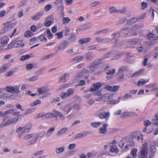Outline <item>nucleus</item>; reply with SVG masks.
<instances>
[{"label": "nucleus", "mask_w": 158, "mask_h": 158, "mask_svg": "<svg viewBox=\"0 0 158 158\" xmlns=\"http://www.w3.org/2000/svg\"><path fill=\"white\" fill-rule=\"evenodd\" d=\"M38 137V136H36L35 137L34 136V137L32 139L29 141V145H30L34 143L36 141Z\"/></svg>", "instance_id": "nucleus-43"}, {"label": "nucleus", "mask_w": 158, "mask_h": 158, "mask_svg": "<svg viewBox=\"0 0 158 158\" xmlns=\"http://www.w3.org/2000/svg\"><path fill=\"white\" fill-rule=\"evenodd\" d=\"M19 86H15V87L8 86L6 87V90L8 92L14 93L16 92L19 93L20 92L19 91Z\"/></svg>", "instance_id": "nucleus-8"}, {"label": "nucleus", "mask_w": 158, "mask_h": 158, "mask_svg": "<svg viewBox=\"0 0 158 158\" xmlns=\"http://www.w3.org/2000/svg\"><path fill=\"white\" fill-rule=\"evenodd\" d=\"M69 75L68 74L65 73L64 77L60 78V82H64L65 81L67 78L69 77Z\"/></svg>", "instance_id": "nucleus-32"}, {"label": "nucleus", "mask_w": 158, "mask_h": 158, "mask_svg": "<svg viewBox=\"0 0 158 158\" xmlns=\"http://www.w3.org/2000/svg\"><path fill=\"white\" fill-rule=\"evenodd\" d=\"M18 116L11 118L10 116H8L5 117L3 119V122L0 124V127H4L14 123L18 120Z\"/></svg>", "instance_id": "nucleus-4"}, {"label": "nucleus", "mask_w": 158, "mask_h": 158, "mask_svg": "<svg viewBox=\"0 0 158 158\" xmlns=\"http://www.w3.org/2000/svg\"><path fill=\"white\" fill-rule=\"evenodd\" d=\"M154 41L153 42H148L147 41H145L143 43V45L144 46H145V45H146V47H148V46H150L151 45H152L154 44Z\"/></svg>", "instance_id": "nucleus-52"}, {"label": "nucleus", "mask_w": 158, "mask_h": 158, "mask_svg": "<svg viewBox=\"0 0 158 158\" xmlns=\"http://www.w3.org/2000/svg\"><path fill=\"white\" fill-rule=\"evenodd\" d=\"M142 7L141 9L144 10L145 9L147 6V2H141Z\"/></svg>", "instance_id": "nucleus-64"}, {"label": "nucleus", "mask_w": 158, "mask_h": 158, "mask_svg": "<svg viewBox=\"0 0 158 158\" xmlns=\"http://www.w3.org/2000/svg\"><path fill=\"white\" fill-rule=\"evenodd\" d=\"M143 27V24L141 25H136L133 27V30H131L128 28H125L122 30L120 31V33H117L112 34L113 36V39L114 40V42L112 43L115 44L118 41V39L119 37L121 35L123 36H135L137 35V31H134V30H136L137 28L142 27Z\"/></svg>", "instance_id": "nucleus-1"}, {"label": "nucleus", "mask_w": 158, "mask_h": 158, "mask_svg": "<svg viewBox=\"0 0 158 158\" xmlns=\"http://www.w3.org/2000/svg\"><path fill=\"white\" fill-rule=\"evenodd\" d=\"M155 146L153 144L151 143L150 144V150L152 156H153L156 154V149Z\"/></svg>", "instance_id": "nucleus-17"}, {"label": "nucleus", "mask_w": 158, "mask_h": 158, "mask_svg": "<svg viewBox=\"0 0 158 158\" xmlns=\"http://www.w3.org/2000/svg\"><path fill=\"white\" fill-rule=\"evenodd\" d=\"M137 150L136 148H133L131 151V155L133 158H136L137 157Z\"/></svg>", "instance_id": "nucleus-27"}, {"label": "nucleus", "mask_w": 158, "mask_h": 158, "mask_svg": "<svg viewBox=\"0 0 158 158\" xmlns=\"http://www.w3.org/2000/svg\"><path fill=\"white\" fill-rule=\"evenodd\" d=\"M121 98V97H119L118 98L117 100L114 99H111L110 101V102H109L108 104H109L112 105L113 104L118 103L120 102Z\"/></svg>", "instance_id": "nucleus-28"}, {"label": "nucleus", "mask_w": 158, "mask_h": 158, "mask_svg": "<svg viewBox=\"0 0 158 158\" xmlns=\"http://www.w3.org/2000/svg\"><path fill=\"white\" fill-rule=\"evenodd\" d=\"M148 81H145L144 79H141L139 80L137 82V85L138 86H139L141 85H144L146 83L148 82Z\"/></svg>", "instance_id": "nucleus-36"}, {"label": "nucleus", "mask_w": 158, "mask_h": 158, "mask_svg": "<svg viewBox=\"0 0 158 158\" xmlns=\"http://www.w3.org/2000/svg\"><path fill=\"white\" fill-rule=\"evenodd\" d=\"M122 53L119 52H117L115 55H114V54L112 53H109L104 55L103 57L102 58V59H100V60H103L106 59L112 56H114V57L111 58L110 59L111 60H116L120 57Z\"/></svg>", "instance_id": "nucleus-5"}, {"label": "nucleus", "mask_w": 158, "mask_h": 158, "mask_svg": "<svg viewBox=\"0 0 158 158\" xmlns=\"http://www.w3.org/2000/svg\"><path fill=\"white\" fill-rule=\"evenodd\" d=\"M67 43L64 42L58 45V48L60 50H64L67 47Z\"/></svg>", "instance_id": "nucleus-26"}, {"label": "nucleus", "mask_w": 158, "mask_h": 158, "mask_svg": "<svg viewBox=\"0 0 158 158\" xmlns=\"http://www.w3.org/2000/svg\"><path fill=\"white\" fill-rule=\"evenodd\" d=\"M130 115V113L128 112H123V113L120 115V117L122 118H124L127 116Z\"/></svg>", "instance_id": "nucleus-60"}, {"label": "nucleus", "mask_w": 158, "mask_h": 158, "mask_svg": "<svg viewBox=\"0 0 158 158\" xmlns=\"http://www.w3.org/2000/svg\"><path fill=\"white\" fill-rule=\"evenodd\" d=\"M30 56L28 55H25L22 56H21L20 60L22 61H24L29 58Z\"/></svg>", "instance_id": "nucleus-48"}, {"label": "nucleus", "mask_w": 158, "mask_h": 158, "mask_svg": "<svg viewBox=\"0 0 158 158\" xmlns=\"http://www.w3.org/2000/svg\"><path fill=\"white\" fill-rule=\"evenodd\" d=\"M98 116L99 118L101 119L104 118L106 120H108L109 119L110 114L109 112L105 113L102 112L98 114Z\"/></svg>", "instance_id": "nucleus-10"}, {"label": "nucleus", "mask_w": 158, "mask_h": 158, "mask_svg": "<svg viewBox=\"0 0 158 158\" xmlns=\"http://www.w3.org/2000/svg\"><path fill=\"white\" fill-rule=\"evenodd\" d=\"M60 96L62 99L69 97L67 93L65 92L62 93Z\"/></svg>", "instance_id": "nucleus-50"}, {"label": "nucleus", "mask_w": 158, "mask_h": 158, "mask_svg": "<svg viewBox=\"0 0 158 158\" xmlns=\"http://www.w3.org/2000/svg\"><path fill=\"white\" fill-rule=\"evenodd\" d=\"M33 35V34L29 30L27 31L24 33V36L27 37H31Z\"/></svg>", "instance_id": "nucleus-41"}, {"label": "nucleus", "mask_w": 158, "mask_h": 158, "mask_svg": "<svg viewBox=\"0 0 158 158\" xmlns=\"http://www.w3.org/2000/svg\"><path fill=\"white\" fill-rule=\"evenodd\" d=\"M101 87V85L100 83L97 82L96 83H94L91 86L90 89L91 92H93L97 89H99Z\"/></svg>", "instance_id": "nucleus-15"}, {"label": "nucleus", "mask_w": 158, "mask_h": 158, "mask_svg": "<svg viewBox=\"0 0 158 158\" xmlns=\"http://www.w3.org/2000/svg\"><path fill=\"white\" fill-rule=\"evenodd\" d=\"M15 40H14L11 41L7 46V48H6L7 49H11L14 48H15Z\"/></svg>", "instance_id": "nucleus-34"}, {"label": "nucleus", "mask_w": 158, "mask_h": 158, "mask_svg": "<svg viewBox=\"0 0 158 158\" xmlns=\"http://www.w3.org/2000/svg\"><path fill=\"white\" fill-rule=\"evenodd\" d=\"M7 65L6 64H4L0 67V73L5 72L7 69Z\"/></svg>", "instance_id": "nucleus-31"}, {"label": "nucleus", "mask_w": 158, "mask_h": 158, "mask_svg": "<svg viewBox=\"0 0 158 158\" xmlns=\"http://www.w3.org/2000/svg\"><path fill=\"white\" fill-rule=\"evenodd\" d=\"M109 66H108L106 67L105 69V70L106 71V74L107 75H112L115 73V70L114 69H111L107 70V69H109Z\"/></svg>", "instance_id": "nucleus-19"}, {"label": "nucleus", "mask_w": 158, "mask_h": 158, "mask_svg": "<svg viewBox=\"0 0 158 158\" xmlns=\"http://www.w3.org/2000/svg\"><path fill=\"white\" fill-rule=\"evenodd\" d=\"M148 145L146 142L143 143L138 155V158H148Z\"/></svg>", "instance_id": "nucleus-3"}, {"label": "nucleus", "mask_w": 158, "mask_h": 158, "mask_svg": "<svg viewBox=\"0 0 158 158\" xmlns=\"http://www.w3.org/2000/svg\"><path fill=\"white\" fill-rule=\"evenodd\" d=\"M41 101L39 100H37L35 101L33 103L31 104V106H35L37 104H39L41 103Z\"/></svg>", "instance_id": "nucleus-59"}, {"label": "nucleus", "mask_w": 158, "mask_h": 158, "mask_svg": "<svg viewBox=\"0 0 158 158\" xmlns=\"http://www.w3.org/2000/svg\"><path fill=\"white\" fill-rule=\"evenodd\" d=\"M86 58L87 60H90L93 59L92 54L90 53H88L85 55Z\"/></svg>", "instance_id": "nucleus-45"}, {"label": "nucleus", "mask_w": 158, "mask_h": 158, "mask_svg": "<svg viewBox=\"0 0 158 158\" xmlns=\"http://www.w3.org/2000/svg\"><path fill=\"white\" fill-rule=\"evenodd\" d=\"M70 38L68 40L69 42H74L76 40V37L75 35L73 34H71L70 35Z\"/></svg>", "instance_id": "nucleus-47"}, {"label": "nucleus", "mask_w": 158, "mask_h": 158, "mask_svg": "<svg viewBox=\"0 0 158 158\" xmlns=\"http://www.w3.org/2000/svg\"><path fill=\"white\" fill-rule=\"evenodd\" d=\"M101 123L100 122H94L92 123L91 124V125L92 127L97 128L100 126Z\"/></svg>", "instance_id": "nucleus-40"}, {"label": "nucleus", "mask_w": 158, "mask_h": 158, "mask_svg": "<svg viewBox=\"0 0 158 158\" xmlns=\"http://www.w3.org/2000/svg\"><path fill=\"white\" fill-rule=\"evenodd\" d=\"M15 42V48H18L20 47H23L24 46V44L23 43V40H18V38H15L14 40Z\"/></svg>", "instance_id": "nucleus-14"}, {"label": "nucleus", "mask_w": 158, "mask_h": 158, "mask_svg": "<svg viewBox=\"0 0 158 158\" xmlns=\"http://www.w3.org/2000/svg\"><path fill=\"white\" fill-rule=\"evenodd\" d=\"M10 113H12L14 115H18L19 114V112H14L13 109H10L6 111L4 113H3L0 111V116H2L4 117L6 115L9 114Z\"/></svg>", "instance_id": "nucleus-9"}, {"label": "nucleus", "mask_w": 158, "mask_h": 158, "mask_svg": "<svg viewBox=\"0 0 158 158\" xmlns=\"http://www.w3.org/2000/svg\"><path fill=\"white\" fill-rule=\"evenodd\" d=\"M63 24H66L70 21V19L69 17H63L62 19Z\"/></svg>", "instance_id": "nucleus-44"}, {"label": "nucleus", "mask_w": 158, "mask_h": 158, "mask_svg": "<svg viewBox=\"0 0 158 158\" xmlns=\"http://www.w3.org/2000/svg\"><path fill=\"white\" fill-rule=\"evenodd\" d=\"M38 92L39 94H44L47 92V90L45 87H42L38 89Z\"/></svg>", "instance_id": "nucleus-29"}, {"label": "nucleus", "mask_w": 158, "mask_h": 158, "mask_svg": "<svg viewBox=\"0 0 158 158\" xmlns=\"http://www.w3.org/2000/svg\"><path fill=\"white\" fill-rule=\"evenodd\" d=\"M143 123L145 127H147L151 124V123L149 120H148L144 121Z\"/></svg>", "instance_id": "nucleus-62"}, {"label": "nucleus", "mask_w": 158, "mask_h": 158, "mask_svg": "<svg viewBox=\"0 0 158 158\" xmlns=\"http://www.w3.org/2000/svg\"><path fill=\"white\" fill-rule=\"evenodd\" d=\"M110 151L111 152H115L117 153L119 152V150L114 147L111 146L110 148Z\"/></svg>", "instance_id": "nucleus-42"}, {"label": "nucleus", "mask_w": 158, "mask_h": 158, "mask_svg": "<svg viewBox=\"0 0 158 158\" xmlns=\"http://www.w3.org/2000/svg\"><path fill=\"white\" fill-rule=\"evenodd\" d=\"M74 92L73 90L71 88L68 89L67 90V94L69 96L73 94Z\"/></svg>", "instance_id": "nucleus-55"}, {"label": "nucleus", "mask_w": 158, "mask_h": 158, "mask_svg": "<svg viewBox=\"0 0 158 158\" xmlns=\"http://www.w3.org/2000/svg\"><path fill=\"white\" fill-rule=\"evenodd\" d=\"M52 111L56 114L57 115V117L58 116H59L61 120H64V119L65 117L60 112L55 109L53 110Z\"/></svg>", "instance_id": "nucleus-25"}, {"label": "nucleus", "mask_w": 158, "mask_h": 158, "mask_svg": "<svg viewBox=\"0 0 158 158\" xmlns=\"http://www.w3.org/2000/svg\"><path fill=\"white\" fill-rule=\"evenodd\" d=\"M32 127V124L31 123H29L25 127H19L17 130V132H19L20 131L23 130V132H25L26 130H29L31 129Z\"/></svg>", "instance_id": "nucleus-12"}, {"label": "nucleus", "mask_w": 158, "mask_h": 158, "mask_svg": "<svg viewBox=\"0 0 158 158\" xmlns=\"http://www.w3.org/2000/svg\"><path fill=\"white\" fill-rule=\"evenodd\" d=\"M127 68L126 66H121L118 69L117 74V77L118 80L123 79V73L127 71Z\"/></svg>", "instance_id": "nucleus-6"}, {"label": "nucleus", "mask_w": 158, "mask_h": 158, "mask_svg": "<svg viewBox=\"0 0 158 158\" xmlns=\"http://www.w3.org/2000/svg\"><path fill=\"white\" fill-rule=\"evenodd\" d=\"M144 71L143 69H141L137 72H135L131 76L132 77H137L140 75Z\"/></svg>", "instance_id": "nucleus-30"}, {"label": "nucleus", "mask_w": 158, "mask_h": 158, "mask_svg": "<svg viewBox=\"0 0 158 158\" xmlns=\"http://www.w3.org/2000/svg\"><path fill=\"white\" fill-rule=\"evenodd\" d=\"M88 133V132L86 131H83L78 133L75 136V139H78L84 137L86 136Z\"/></svg>", "instance_id": "nucleus-24"}, {"label": "nucleus", "mask_w": 158, "mask_h": 158, "mask_svg": "<svg viewBox=\"0 0 158 158\" xmlns=\"http://www.w3.org/2000/svg\"><path fill=\"white\" fill-rule=\"evenodd\" d=\"M69 75L68 74L65 73L64 77L60 78V82H64L65 81L67 78L69 77Z\"/></svg>", "instance_id": "nucleus-33"}, {"label": "nucleus", "mask_w": 158, "mask_h": 158, "mask_svg": "<svg viewBox=\"0 0 158 158\" xmlns=\"http://www.w3.org/2000/svg\"><path fill=\"white\" fill-rule=\"evenodd\" d=\"M140 42L139 39H131L127 42V47L133 48L134 46Z\"/></svg>", "instance_id": "nucleus-7"}, {"label": "nucleus", "mask_w": 158, "mask_h": 158, "mask_svg": "<svg viewBox=\"0 0 158 158\" xmlns=\"http://www.w3.org/2000/svg\"><path fill=\"white\" fill-rule=\"evenodd\" d=\"M112 41V40L111 39L108 38H105L103 39V42L102 43H104V44H107L111 42Z\"/></svg>", "instance_id": "nucleus-54"}, {"label": "nucleus", "mask_w": 158, "mask_h": 158, "mask_svg": "<svg viewBox=\"0 0 158 158\" xmlns=\"http://www.w3.org/2000/svg\"><path fill=\"white\" fill-rule=\"evenodd\" d=\"M68 129L67 128L64 127L60 129L57 133V135H60L61 134L65 133L66 131Z\"/></svg>", "instance_id": "nucleus-37"}, {"label": "nucleus", "mask_w": 158, "mask_h": 158, "mask_svg": "<svg viewBox=\"0 0 158 158\" xmlns=\"http://www.w3.org/2000/svg\"><path fill=\"white\" fill-rule=\"evenodd\" d=\"M9 39L7 36H4L1 38V43L3 46H6L9 41Z\"/></svg>", "instance_id": "nucleus-20"}, {"label": "nucleus", "mask_w": 158, "mask_h": 158, "mask_svg": "<svg viewBox=\"0 0 158 158\" xmlns=\"http://www.w3.org/2000/svg\"><path fill=\"white\" fill-rule=\"evenodd\" d=\"M114 97V95L112 94H107L105 95L104 96L103 99L104 102H109L111 99H113Z\"/></svg>", "instance_id": "nucleus-18"}, {"label": "nucleus", "mask_w": 158, "mask_h": 158, "mask_svg": "<svg viewBox=\"0 0 158 158\" xmlns=\"http://www.w3.org/2000/svg\"><path fill=\"white\" fill-rule=\"evenodd\" d=\"M99 64V62L96 60L90 63L89 65L87 67V68L89 69V70L85 68L83 69L81 71L77 73L76 77L78 78L83 77L85 79L88 78L89 77V75L85 76L84 75L85 74L90 73L94 72Z\"/></svg>", "instance_id": "nucleus-2"}, {"label": "nucleus", "mask_w": 158, "mask_h": 158, "mask_svg": "<svg viewBox=\"0 0 158 158\" xmlns=\"http://www.w3.org/2000/svg\"><path fill=\"white\" fill-rule=\"evenodd\" d=\"M119 87L118 85H114L111 86L108 85H106L104 88L108 91L112 92H116L119 89Z\"/></svg>", "instance_id": "nucleus-11"}, {"label": "nucleus", "mask_w": 158, "mask_h": 158, "mask_svg": "<svg viewBox=\"0 0 158 158\" xmlns=\"http://www.w3.org/2000/svg\"><path fill=\"white\" fill-rule=\"evenodd\" d=\"M38 38L39 39L40 41H42L45 40L46 41L47 39L45 37L44 35H41L38 36Z\"/></svg>", "instance_id": "nucleus-63"}, {"label": "nucleus", "mask_w": 158, "mask_h": 158, "mask_svg": "<svg viewBox=\"0 0 158 158\" xmlns=\"http://www.w3.org/2000/svg\"><path fill=\"white\" fill-rule=\"evenodd\" d=\"M91 40L90 38H81L79 40V43L81 44H84L87 43L89 42Z\"/></svg>", "instance_id": "nucleus-21"}, {"label": "nucleus", "mask_w": 158, "mask_h": 158, "mask_svg": "<svg viewBox=\"0 0 158 158\" xmlns=\"http://www.w3.org/2000/svg\"><path fill=\"white\" fill-rule=\"evenodd\" d=\"M48 118H51L52 117H56L57 115L56 114L52 113H47Z\"/></svg>", "instance_id": "nucleus-57"}, {"label": "nucleus", "mask_w": 158, "mask_h": 158, "mask_svg": "<svg viewBox=\"0 0 158 158\" xmlns=\"http://www.w3.org/2000/svg\"><path fill=\"white\" fill-rule=\"evenodd\" d=\"M107 125L106 124H104L103 125V127L100 128L99 132L100 134H105L107 132L106 127Z\"/></svg>", "instance_id": "nucleus-22"}, {"label": "nucleus", "mask_w": 158, "mask_h": 158, "mask_svg": "<svg viewBox=\"0 0 158 158\" xmlns=\"http://www.w3.org/2000/svg\"><path fill=\"white\" fill-rule=\"evenodd\" d=\"M65 147L64 146H62L60 148H57L56 149V151L57 153H60L63 152L64 150Z\"/></svg>", "instance_id": "nucleus-35"}, {"label": "nucleus", "mask_w": 158, "mask_h": 158, "mask_svg": "<svg viewBox=\"0 0 158 158\" xmlns=\"http://www.w3.org/2000/svg\"><path fill=\"white\" fill-rule=\"evenodd\" d=\"M110 10L111 13L117 12L120 13H123L126 12V10L125 8H123L122 10H117L114 7H111L110 8Z\"/></svg>", "instance_id": "nucleus-13"}, {"label": "nucleus", "mask_w": 158, "mask_h": 158, "mask_svg": "<svg viewBox=\"0 0 158 158\" xmlns=\"http://www.w3.org/2000/svg\"><path fill=\"white\" fill-rule=\"evenodd\" d=\"M63 30L64 32H65L64 35L65 36H67L69 34V33L70 31V29L69 27H65L64 30Z\"/></svg>", "instance_id": "nucleus-51"}, {"label": "nucleus", "mask_w": 158, "mask_h": 158, "mask_svg": "<svg viewBox=\"0 0 158 158\" xmlns=\"http://www.w3.org/2000/svg\"><path fill=\"white\" fill-rule=\"evenodd\" d=\"M43 12H40L35 15V16L31 17V19L34 20H36L39 19L43 15Z\"/></svg>", "instance_id": "nucleus-23"}, {"label": "nucleus", "mask_w": 158, "mask_h": 158, "mask_svg": "<svg viewBox=\"0 0 158 158\" xmlns=\"http://www.w3.org/2000/svg\"><path fill=\"white\" fill-rule=\"evenodd\" d=\"M109 31V29L108 28H106L104 29H103L101 30H100L98 32L96 33V34L99 33L101 32L103 33L104 34H106Z\"/></svg>", "instance_id": "nucleus-61"}, {"label": "nucleus", "mask_w": 158, "mask_h": 158, "mask_svg": "<svg viewBox=\"0 0 158 158\" xmlns=\"http://www.w3.org/2000/svg\"><path fill=\"white\" fill-rule=\"evenodd\" d=\"M64 30H62L60 32H58L56 34L57 36V38L58 39H60L62 38L63 36Z\"/></svg>", "instance_id": "nucleus-46"}, {"label": "nucleus", "mask_w": 158, "mask_h": 158, "mask_svg": "<svg viewBox=\"0 0 158 158\" xmlns=\"http://www.w3.org/2000/svg\"><path fill=\"white\" fill-rule=\"evenodd\" d=\"M34 134H30L27 135L26 136H25L24 138L23 139H30L34 137Z\"/></svg>", "instance_id": "nucleus-49"}, {"label": "nucleus", "mask_w": 158, "mask_h": 158, "mask_svg": "<svg viewBox=\"0 0 158 158\" xmlns=\"http://www.w3.org/2000/svg\"><path fill=\"white\" fill-rule=\"evenodd\" d=\"M84 59V57L83 56H79L74 58L72 60H75L76 62H77L82 60Z\"/></svg>", "instance_id": "nucleus-39"}, {"label": "nucleus", "mask_w": 158, "mask_h": 158, "mask_svg": "<svg viewBox=\"0 0 158 158\" xmlns=\"http://www.w3.org/2000/svg\"><path fill=\"white\" fill-rule=\"evenodd\" d=\"M38 40V38L37 37H33L30 40V43L31 44H33L36 41Z\"/></svg>", "instance_id": "nucleus-53"}, {"label": "nucleus", "mask_w": 158, "mask_h": 158, "mask_svg": "<svg viewBox=\"0 0 158 158\" xmlns=\"http://www.w3.org/2000/svg\"><path fill=\"white\" fill-rule=\"evenodd\" d=\"M52 8V6L51 4H48L44 7L45 11H47L50 10Z\"/></svg>", "instance_id": "nucleus-58"}, {"label": "nucleus", "mask_w": 158, "mask_h": 158, "mask_svg": "<svg viewBox=\"0 0 158 158\" xmlns=\"http://www.w3.org/2000/svg\"><path fill=\"white\" fill-rule=\"evenodd\" d=\"M147 37L148 40H150L153 41L158 40V36H156L155 35L152 33H150L147 35Z\"/></svg>", "instance_id": "nucleus-16"}, {"label": "nucleus", "mask_w": 158, "mask_h": 158, "mask_svg": "<svg viewBox=\"0 0 158 158\" xmlns=\"http://www.w3.org/2000/svg\"><path fill=\"white\" fill-rule=\"evenodd\" d=\"M55 130V128L53 127H51L48 131V132L46 134V136L47 137L51 135L53 133Z\"/></svg>", "instance_id": "nucleus-38"}, {"label": "nucleus", "mask_w": 158, "mask_h": 158, "mask_svg": "<svg viewBox=\"0 0 158 158\" xmlns=\"http://www.w3.org/2000/svg\"><path fill=\"white\" fill-rule=\"evenodd\" d=\"M53 21H48L46 22L45 24L44 25L45 27H49L53 23Z\"/></svg>", "instance_id": "nucleus-56"}]
</instances>
